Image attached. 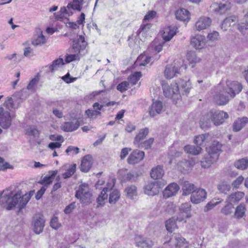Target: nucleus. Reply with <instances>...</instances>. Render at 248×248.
I'll return each instance as SVG.
<instances>
[{"label":"nucleus","instance_id":"nucleus-36","mask_svg":"<svg viewBox=\"0 0 248 248\" xmlns=\"http://www.w3.org/2000/svg\"><path fill=\"white\" fill-rule=\"evenodd\" d=\"M246 211V205L244 203H240L235 209L234 217L237 219L242 218L245 215Z\"/></svg>","mask_w":248,"mask_h":248},{"label":"nucleus","instance_id":"nucleus-12","mask_svg":"<svg viewBox=\"0 0 248 248\" xmlns=\"http://www.w3.org/2000/svg\"><path fill=\"white\" fill-rule=\"evenodd\" d=\"M225 93H227L225 89L217 92L213 96L214 101L218 105H226L229 102L231 98L228 94L225 95Z\"/></svg>","mask_w":248,"mask_h":248},{"label":"nucleus","instance_id":"nucleus-33","mask_svg":"<svg viewBox=\"0 0 248 248\" xmlns=\"http://www.w3.org/2000/svg\"><path fill=\"white\" fill-rule=\"evenodd\" d=\"M127 197L134 200L136 199L137 196V188L135 186L131 185L127 186L124 190Z\"/></svg>","mask_w":248,"mask_h":248},{"label":"nucleus","instance_id":"nucleus-4","mask_svg":"<svg viewBox=\"0 0 248 248\" xmlns=\"http://www.w3.org/2000/svg\"><path fill=\"white\" fill-rule=\"evenodd\" d=\"M162 89L166 97L178 99L180 97L178 83L170 85L164 83L162 84Z\"/></svg>","mask_w":248,"mask_h":248},{"label":"nucleus","instance_id":"nucleus-26","mask_svg":"<svg viewBox=\"0 0 248 248\" xmlns=\"http://www.w3.org/2000/svg\"><path fill=\"white\" fill-rule=\"evenodd\" d=\"M237 20V17L235 16H231L226 17L221 24V29L224 31H227L228 28L232 25H234Z\"/></svg>","mask_w":248,"mask_h":248},{"label":"nucleus","instance_id":"nucleus-54","mask_svg":"<svg viewBox=\"0 0 248 248\" xmlns=\"http://www.w3.org/2000/svg\"><path fill=\"white\" fill-rule=\"evenodd\" d=\"M59 12L60 13V15L57 14L56 15V18L57 19L62 18V15L64 16V15L65 14L68 16H71L73 14V13L71 10H68V9L67 8V7H62Z\"/></svg>","mask_w":248,"mask_h":248},{"label":"nucleus","instance_id":"nucleus-63","mask_svg":"<svg viewBox=\"0 0 248 248\" xmlns=\"http://www.w3.org/2000/svg\"><path fill=\"white\" fill-rule=\"evenodd\" d=\"M244 180V177L242 176H240L232 182V185L234 188H237L239 187V186L242 183Z\"/></svg>","mask_w":248,"mask_h":248},{"label":"nucleus","instance_id":"nucleus-31","mask_svg":"<svg viewBox=\"0 0 248 248\" xmlns=\"http://www.w3.org/2000/svg\"><path fill=\"white\" fill-rule=\"evenodd\" d=\"M149 133V129L145 127L143 129H140L139 133L136 135L134 140V144L138 145L140 141L143 140Z\"/></svg>","mask_w":248,"mask_h":248},{"label":"nucleus","instance_id":"nucleus-48","mask_svg":"<svg viewBox=\"0 0 248 248\" xmlns=\"http://www.w3.org/2000/svg\"><path fill=\"white\" fill-rule=\"evenodd\" d=\"M46 42L45 37L42 34V32L40 33V35L37 36L36 38H34L32 41V44L33 46H41L44 44Z\"/></svg>","mask_w":248,"mask_h":248},{"label":"nucleus","instance_id":"nucleus-18","mask_svg":"<svg viewBox=\"0 0 248 248\" xmlns=\"http://www.w3.org/2000/svg\"><path fill=\"white\" fill-rule=\"evenodd\" d=\"M180 187L176 183H171L163 191V196L166 198L173 196L177 193Z\"/></svg>","mask_w":248,"mask_h":248},{"label":"nucleus","instance_id":"nucleus-45","mask_svg":"<svg viewBox=\"0 0 248 248\" xmlns=\"http://www.w3.org/2000/svg\"><path fill=\"white\" fill-rule=\"evenodd\" d=\"M73 54H67L65 59L66 63H70L73 61H79L80 56L84 55L83 54H79L78 52H75Z\"/></svg>","mask_w":248,"mask_h":248},{"label":"nucleus","instance_id":"nucleus-40","mask_svg":"<svg viewBox=\"0 0 248 248\" xmlns=\"http://www.w3.org/2000/svg\"><path fill=\"white\" fill-rule=\"evenodd\" d=\"M217 160V159H214L213 158V155L208 154L207 156L204 158L203 160L201 162V166L203 168H208Z\"/></svg>","mask_w":248,"mask_h":248},{"label":"nucleus","instance_id":"nucleus-35","mask_svg":"<svg viewBox=\"0 0 248 248\" xmlns=\"http://www.w3.org/2000/svg\"><path fill=\"white\" fill-rule=\"evenodd\" d=\"M176 33V29L174 27H168L166 29L162 34V37L165 41H169Z\"/></svg>","mask_w":248,"mask_h":248},{"label":"nucleus","instance_id":"nucleus-47","mask_svg":"<svg viewBox=\"0 0 248 248\" xmlns=\"http://www.w3.org/2000/svg\"><path fill=\"white\" fill-rule=\"evenodd\" d=\"M231 186L226 182H222L217 185V189L220 192L226 194L231 189Z\"/></svg>","mask_w":248,"mask_h":248},{"label":"nucleus","instance_id":"nucleus-44","mask_svg":"<svg viewBox=\"0 0 248 248\" xmlns=\"http://www.w3.org/2000/svg\"><path fill=\"white\" fill-rule=\"evenodd\" d=\"M209 137V135L208 134L200 135L195 137L194 142L197 146L201 147Z\"/></svg>","mask_w":248,"mask_h":248},{"label":"nucleus","instance_id":"nucleus-37","mask_svg":"<svg viewBox=\"0 0 248 248\" xmlns=\"http://www.w3.org/2000/svg\"><path fill=\"white\" fill-rule=\"evenodd\" d=\"M184 150L186 153L196 155L200 154L202 148L197 145H187L185 146Z\"/></svg>","mask_w":248,"mask_h":248},{"label":"nucleus","instance_id":"nucleus-52","mask_svg":"<svg viewBox=\"0 0 248 248\" xmlns=\"http://www.w3.org/2000/svg\"><path fill=\"white\" fill-rule=\"evenodd\" d=\"M141 74L140 72H137L130 75L128 78L129 82L132 85H135L139 80Z\"/></svg>","mask_w":248,"mask_h":248},{"label":"nucleus","instance_id":"nucleus-34","mask_svg":"<svg viewBox=\"0 0 248 248\" xmlns=\"http://www.w3.org/2000/svg\"><path fill=\"white\" fill-rule=\"evenodd\" d=\"M57 171H54L50 175L45 176L42 180L38 182V183L43 185L46 188L53 182L54 177L56 175Z\"/></svg>","mask_w":248,"mask_h":248},{"label":"nucleus","instance_id":"nucleus-2","mask_svg":"<svg viewBox=\"0 0 248 248\" xmlns=\"http://www.w3.org/2000/svg\"><path fill=\"white\" fill-rule=\"evenodd\" d=\"M228 118V114L221 110L212 109L203 115L200 119L201 127L202 128L209 127L212 123L216 126L223 123Z\"/></svg>","mask_w":248,"mask_h":248},{"label":"nucleus","instance_id":"nucleus-7","mask_svg":"<svg viewBox=\"0 0 248 248\" xmlns=\"http://www.w3.org/2000/svg\"><path fill=\"white\" fill-rule=\"evenodd\" d=\"M45 220L44 217L40 214H36L32 218V226L34 232L40 234L43 232L45 226Z\"/></svg>","mask_w":248,"mask_h":248},{"label":"nucleus","instance_id":"nucleus-17","mask_svg":"<svg viewBox=\"0 0 248 248\" xmlns=\"http://www.w3.org/2000/svg\"><path fill=\"white\" fill-rule=\"evenodd\" d=\"M136 246L141 248H151L154 243L150 238H144L140 235H137L135 238Z\"/></svg>","mask_w":248,"mask_h":248},{"label":"nucleus","instance_id":"nucleus-29","mask_svg":"<svg viewBox=\"0 0 248 248\" xmlns=\"http://www.w3.org/2000/svg\"><path fill=\"white\" fill-rule=\"evenodd\" d=\"M183 220V218L179 217H177L176 219L173 217L169 219L165 223L166 229L169 232H172L176 228V221L181 222Z\"/></svg>","mask_w":248,"mask_h":248},{"label":"nucleus","instance_id":"nucleus-62","mask_svg":"<svg viewBox=\"0 0 248 248\" xmlns=\"http://www.w3.org/2000/svg\"><path fill=\"white\" fill-rule=\"evenodd\" d=\"M26 133L29 135L35 137L39 135V131L35 127L31 126L26 130Z\"/></svg>","mask_w":248,"mask_h":248},{"label":"nucleus","instance_id":"nucleus-14","mask_svg":"<svg viewBox=\"0 0 248 248\" xmlns=\"http://www.w3.org/2000/svg\"><path fill=\"white\" fill-rule=\"evenodd\" d=\"M105 106L103 104H100L99 103H94L93 107V109H88L85 111V114L88 117L91 119H95L97 117L100 115L101 113L99 110H101L103 107Z\"/></svg>","mask_w":248,"mask_h":248},{"label":"nucleus","instance_id":"nucleus-51","mask_svg":"<svg viewBox=\"0 0 248 248\" xmlns=\"http://www.w3.org/2000/svg\"><path fill=\"white\" fill-rule=\"evenodd\" d=\"M154 141V139L153 138H150L148 140L142 142H140L137 145V147L140 148H144L148 149L151 147L152 144Z\"/></svg>","mask_w":248,"mask_h":248},{"label":"nucleus","instance_id":"nucleus-39","mask_svg":"<svg viewBox=\"0 0 248 248\" xmlns=\"http://www.w3.org/2000/svg\"><path fill=\"white\" fill-rule=\"evenodd\" d=\"M108 191H110L109 194L108 202L110 204H115L120 199V192L117 189L111 190L110 188Z\"/></svg>","mask_w":248,"mask_h":248},{"label":"nucleus","instance_id":"nucleus-30","mask_svg":"<svg viewBox=\"0 0 248 248\" xmlns=\"http://www.w3.org/2000/svg\"><path fill=\"white\" fill-rule=\"evenodd\" d=\"M248 123V118L243 117L238 119L233 124V130L234 131H239L245 126L246 124Z\"/></svg>","mask_w":248,"mask_h":248},{"label":"nucleus","instance_id":"nucleus-21","mask_svg":"<svg viewBox=\"0 0 248 248\" xmlns=\"http://www.w3.org/2000/svg\"><path fill=\"white\" fill-rule=\"evenodd\" d=\"M221 144L217 141H214L212 145L207 149L208 153L213 155L214 159H217L221 151Z\"/></svg>","mask_w":248,"mask_h":248},{"label":"nucleus","instance_id":"nucleus-41","mask_svg":"<svg viewBox=\"0 0 248 248\" xmlns=\"http://www.w3.org/2000/svg\"><path fill=\"white\" fill-rule=\"evenodd\" d=\"M234 166L238 169L246 170L248 167V158H244L237 160L235 162Z\"/></svg>","mask_w":248,"mask_h":248},{"label":"nucleus","instance_id":"nucleus-22","mask_svg":"<svg viewBox=\"0 0 248 248\" xmlns=\"http://www.w3.org/2000/svg\"><path fill=\"white\" fill-rule=\"evenodd\" d=\"M79 126V121L75 119L71 122L64 123L62 125V129L65 132H72L76 130Z\"/></svg>","mask_w":248,"mask_h":248},{"label":"nucleus","instance_id":"nucleus-1","mask_svg":"<svg viewBox=\"0 0 248 248\" xmlns=\"http://www.w3.org/2000/svg\"><path fill=\"white\" fill-rule=\"evenodd\" d=\"M12 188V187L10 186L4 191V192H8L2 199L8 204L7 210H11L16 206H17L19 209L24 208L33 195L34 191H30L29 194L23 195L20 190L14 194Z\"/></svg>","mask_w":248,"mask_h":248},{"label":"nucleus","instance_id":"nucleus-24","mask_svg":"<svg viewBox=\"0 0 248 248\" xmlns=\"http://www.w3.org/2000/svg\"><path fill=\"white\" fill-rule=\"evenodd\" d=\"M179 85L181 87L183 94L187 95L191 88L190 80L186 77L183 79H180L178 81Z\"/></svg>","mask_w":248,"mask_h":248},{"label":"nucleus","instance_id":"nucleus-49","mask_svg":"<svg viewBox=\"0 0 248 248\" xmlns=\"http://www.w3.org/2000/svg\"><path fill=\"white\" fill-rule=\"evenodd\" d=\"M64 64L63 60L62 58H59L57 60H54L52 63L49 65V68L50 71L53 72L54 70H57L60 65H63Z\"/></svg>","mask_w":248,"mask_h":248},{"label":"nucleus","instance_id":"nucleus-10","mask_svg":"<svg viewBox=\"0 0 248 248\" xmlns=\"http://www.w3.org/2000/svg\"><path fill=\"white\" fill-rule=\"evenodd\" d=\"M231 3L228 1L219 3L214 2L211 6L212 10L216 14L222 15L231 8Z\"/></svg>","mask_w":248,"mask_h":248},{"label":"nucleus","instance_id":"nucleus-20","mask_svg":"<svg viewBox=\"0 0 248 248\" xmlns=\"http://www.w3.org/2000/svg\"><path fill=\"white\" fill-rule=\"evenodd\" d=\"M163 111L162 103L160 101H154L149 109L151 116L154 117L157 114H160Z\"/></svg>","mask_w":248,"mask_h":248},{"label":"nucleus","instance_id":"nucleus-16","mask_svg":"<svg viewBox=\"0 0 248 248\" xmlns=\"http://www.w3.org/2000/svg\"><path fill=\"white\" fill-rule=\"evenodd\" d=\"M206 44V39L202 35H196L191 39V45L196 49H202Z\"/></svg>","mask_w":248,"mask_h":248},{"label":"nucleus","instance_id":"nucleus-9","mask_svg":"<svg viewBox=\"0 0 248 248\" xmlns=\"http://www.w3.org/2000/svg\"><path fill=\"white\" fill-rule=\"evenodd\" d=\"M180 67L176 65L174 62L173 64L167 65L164 72V76L167 79H171L180 74Z\"/></svg>","mask_w":248,"mask_h":248},{"label":"nucleus","instance_id":"nucleus-58","mask_svg":"<svg viewBox=\"0 0 248 248\" xmlns=\"http://www.w3.org/2000/svg\"><path fill=\"white\" fill-rule=\"evenodd\" d=\"M13 167L8 162L4 161L2 158L0 157V170H5L7 169H13Z\"/></svg>","mask_w":248,"mask_h":248},{"label":"nucleus","instance_id":"nucleus-11","mask_svg":"<svg viewBox=\"0 0 248 248\" xmlns=\"http://www.w3.org/2000/svg\"><path fill=\"white\" fill-rule=\"evenodd\" d=\"M207 197L206 191L202 188L195 190L190 197L191 202L194 204L199 203L204 201Z\"/></svg>","mask_w":248,"mask_h":248},{"label":"nucleus","instance_id":"nucleus-46","mask_svg":"<svg viewBox=\"0 0 248 248\" xmlns=\"http://www.w3.org/2000/svg\"><path fill=\"white\" fill-rule=\"evenodd\" d=\"M233 205L232 203L226 202V204L221 210V213L227 216L232 213L233 209Z\"/></svg>","mask_w":248,"mask_h":248},{"label":"nucleus","instance_id":"nucleus-43","mask_svg":"<svg viewBox=\"0 0 248 248\" xmlns=\"http://www.w3.org/2000/svg\"><path fill=\"white\" fill-rule=\"evenodd\" d=\"M77 165L73 164L70 165L66 170V171L62 173V176L64 179H67L72 176L76 172Z\"/></svg>","mask_w":248,"mask_h":248},{"label":"nucleus","instance_id":"nucleus-5","mask_svg":"<svg viewBox=\"0 0 248 248\" xmlns=\"http://www.w3.org/2000/svg\"><path fill=\"white\" fill-rule=\"evenodd\" d=\"M226 86L224 89L231 98H234L242 89V85L237 81H227Z\"/></svg>","mask_w":248,"mask_h":248},{"label":"nucleus","instance_id":"nucleus-25","mask_svg":"<svg viewBox=\"0 0 248 248\" xmlns=\"http://www.w3.org/2000/svg\"><path fill=\"white\" fill-rule=\"evenodd\" d=\"M109 190V188L108 187H105L103 189L96 200V202L97 203V205L96 206L97 208H99V207L103 206L104 205L108 199V194H107V192H108Z\"/></svg>","mask_w":248,"mask_h":248},{"label":"nucleus","instance_id":"nucleus-27","mask_svg":"<svg viewBox=\"0 0 248 248\" xmlns=\"http://www.w3.org/2000/svg\"><path fill=\"white\" fill-rule=\"evenodd\" d=\"M164 174L163 166L158 165L153 168L151 171V177L154 179H159L161 178Z\"/></svg>","mask_w":248,"mask_h":248},{"label":"nucleus","instance_id":"nucleus-64","mask_svg":"<svg viewBox=\"0 0 248 248\" xmlns=\"http://www.w3.org/2000/svg\"><path fill=\"white\" fill-rule=\"evenodd\" d=\"M76 207V202H73L66 206L64 210V212L66 214L71 213L73 210Z\"/></svg>","mask_w":248,"mask_h":248},{"label":"nucleus","instance_id":"nucleus-53","mask_svg":"<svg viewBox=\"0 0 248 248\" xmlns=\"http://www.w3.org/2000/svg\"><path fill=\"white\" fill-rule=\"evenodd\" d=\"M186 58L191 63H194L200 61V59L197 57L195 52L190 51L186 54Z\"/></svg>","mask_w":248,"mask_h":248},{"label":"nucleus","instance_id":"nucleus-42","mask_svg":"<svg viewBox=\"0 0 248 248\" xmlns=\"http://www.w3.org/2000/svg\"><path fill=\"white\" fill-rule=\"evenodd\" d=\"M152 60V58L147 56L145 54H141L137 59L136 63L140 66H144L149 63Z\"/></svg>","mask_w":248,"mask_h":248},{"label":"nucleus","instance_id":"nucleus-55","mask_svg":"<svg viewBox=\"0 0 248 248\" xmlns=\"http://www.w3.org/2000/svg\"><path fill=\"white\" fill-rule=\"evenodd\" d=\"M151 25L150 24H146L145 25H141L138 31V35L140 36H143L144 34L147 32L151 28Z\"/></svg>","mask_w":248,"mask_h":248},{"label":"nucleus","instance_id":"nucleus-57","mask_svg":"<svg viewBox=\"0 0 248 248\" xmlns=\"http://www.w3.org/2000/svg\"><path fill=\"white\" fill-rule=\"evenodd\" d=\"M221 202V201L219 202H215L214 200H212L207 203L204 208V211L207 212L212 209L217 205L218 204Z\"/></svg>","mask_w":248,"mask_h":248},{"label":"nucleus","instance_id":"nucleus-3","mask_svg":"<svg viewBox=\"0 0 248 248\" xmlns=\"http://www.w3.org/2000/svg\"><path fill=\"white\" fill-rule=\"evenodd\" d=\"M75 197L84 205H87L93 201V194L89 185L84 183L79 185L78 189L76 191Z\"/></svg>","mask_w":248,"mask_h":248},{"label":"nucleus","instance_id":"nucleus-50","mask_svg":"<svg viewBox=\"0 0 248 248\" xmlns=\"http://www.w3.org/2000/svg\"><path fill=\"white\" fill-rule=\"evenodd\" d=\"M3 107H5L7 110L12 111L13 109H15V104H14L13 99L11 97H7L6 100L3 105Z\"/></svg>","mask_w":248,"mask_h":248},{"label":"nucleus","instance_id":"nucleus-28","mask_svg":"<svg viewBox=\"0 0 248 248\" xmlns=\"http://www.w3.org/2000/svg\"><path fill=\"white\" fill-rule=\"evenodd\" d=\"M182 189L183 195L186 196L194 193L196 190V186L194 184L188 181H185L183 184Z\"/></svg>","mask_w":248,"mask_h":248},{"label":"nucleus","instance_id":"nucleus-60","mask_svg":"<svg viewBox=\"0 0 248 248\" xmlns=\"http://www.w3.org/2000/svg\"><path fill=\"white\" fill-rule=\"evenodd\" d=\"M129 84L128 82L126 81H123L117 85V89L121 92H123L128 89Z\"/></svg>","mask_w":248,"mask_h":248},{"label":"nucleus","instance_id":"nucleus-8","mask_svg":"<svg viewBox=\"0 0 248 248\" xmlns=\"http://www.w3.org/2000/svg\"><path fill=\"white\" fill-rule=\"evenodd\" d=\"M12 116L8 111H5L3 107H0V125L3 129H7L11 125Z\"/></svg>","mask_w":248,"mask_h":248},{"label":"nucleus","instance_id":"nucleus-6","mask_svg":"<svg viewBox=\"0 0 248 248\" xmlns=\"http://www.w3.org/2000/svg\"><path fill=\"white\" fill-rule=\"evenodd\" d=\"M87 45V42L85 41V38L82 35H79L73 41L72 49L74 52H78L79 54L85 55L86 53L85 50Z\"/></svg>","mask_w":248,"mask_h":248},{"label":"nucleus","instance_id":"nucleus-32","mask_svg":"<svg viewBox=\"0 0 248 248\" xmlns=\"http://www.w3.org/2000/svg\"><path fill=\"white\" fill-rule=\"evenodd\" d=\"M244 196V192L237 191L230 195L226 200V202H229L232 204L233 202H239Z\"/></svg>","mask_w":248,"mask_h":248},{"label":"nucleus","instance_id":"nucleus-61","mask_svg":"<svg viewBox=\"0 0 248 248\" xmlns=\"http://www.w3.org/2000/svg\"><path fill=\"white\" fill-rule=\"evenodd\" d=\"M50 226L55 229H58L61 226V224L58 222V218L57 217H53L50 222Z\"/></svg>","mask_w":248,"mask_h":248},{"label":"nucleus","instance_id":"nucleus-59","mask_svg":"<svg viewBox=\"0 0 248 248\" xmlns=\"http://www.w3.org/2000/svg\"><path fill=\"white\" fill-rule=\"evenodd\" d=\"M179 209L181 213H187L190 211L191 205L188 202H185L181 204Z\"/></svg>","mask_w":248,"mask_h":248},{"label":"nucleus","instance_id":"nucleus-19","mask_svg":"<svg viewBox=\"0 0 248 248\" xmlns=\"http://www.w3.org/2000/svg\"><path fill=\"white\" fill-rule=\"evenodd\" d=\"M159 191V187L157 182L149 183L144 186V193L149 196L157 195Z\"/></svg>","mask_w":248,"mask_h":248},{"label":"nucleus","instance_id":"nucleus-15","mask_svg":"<svg viewBox=\"0 0 248 248\" xmlns=\"http://www.w3.org/2000/svg\"><path fill=\"white\" fill-rule=\"evenodd\" d=\"M144 157V152L139 150H135L129 155L127 162L130 164L138 163Z\"/></svg>","mask_w":248,"mask_h":248},{"label":"nucleus","instance_id":"nucleus-23","mask_svg":"<svg viewBox=\"0 0 248 248\" xmlns=\"http://www.w3.org/2000/svg\"><path fill=\"white\" fill-rule=\"evenodd\" d=\"M92 166V157L91 155H85L81 161L80 170L82 172H87Z\"/></svg>","mask_w":248,"mask_h":248},{"label":"nucleus","instance_id":"nucleus-38","mask_svg":"<svg viewBox=\"0 0 248 248\" xmlns=\"http://www.w3.org/2000/svg\"><path fill=\"white\" fill-rule=\"evenodd\" d=\"M175 15L176 18L180 20L186 21L189 19V12L185 9L178 10Z\"/></svg>","mask_w":248,"mask_h":248},{"label":"nucleus","instance_id":"nucleus-56","mask_svg":"<svg viewBox=\"0 0 248 248\" xmlns=\"http://www.w3.org/2000/svg\"><path fill=\"white\" fill-rule=\"evenodd\" d=\"M39 81V76L38 74L34 78L32 79L29 84L27 86V89L29 90H34L35 86L38 83Z\"/></svg>","mask_w":248,"mask_h":248},{"label":"nucleus","instance_id":"nucleus-13","mask_svg":"<svg viewBox=\"0 0 248 248\" xmlns=\"http://www.w3.org/2000/svg\"><path fill=\"white\" fill-rule=\"evenodd\" d=\"M212 20L210 18L203 16L200 17L195 24V28L197 31H201L209 27Z\"/></svg>","mask_w":248,"mask_h":248}]
</instances>
